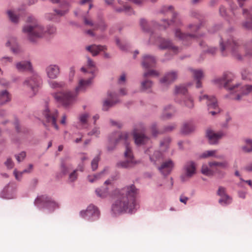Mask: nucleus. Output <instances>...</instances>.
Segmentation results:
<instances>
[{"mask_svg":"<svg viewBox=\"0 0 252 252\" xmlns=\"http://www.w3.org/2000/svg\"><path fill=\"white\" fill-rule=\"evenodd\" d=\"M226 198L224 197L223 196L220 197V198L219 200V202L221 205H226L229 204L231 202V198L229 196V199L228 201H226Z\"/></svg>","mask_w":252,"mask_h":252,"instance_id":"55","label":"nucleus"},{"mask_svg":"<svg viewBox=\"0 0 252 252\" xmlns=\"http://www.w3.org/2000/svg\"><path fill=\"white\" fill-rule=\"evenodd\" d=\"M62 4H63L62 8L65 9V10H56V9L55 10V12L56 15H57L59 16H62L63 15H64L66 13H67V12L68 11V7H69L68 3L67 2L64 1L63 2V3Z\"/></svg>","mask_w":252,"mask_h":252,"instance_id":"38","label":"nucleus"},{"mask_svg":"<svg viewBox=\"0 0 252 252\" xmlns=\"http://www.w3.org/2000/svg\"><path fill=\"white\" fill-rule=\"evenodd\" d=\"M201 172L204 175L207 176H212L215 173L214 169L211 168L209 166L206 164H204L202 165L201 169Z\"/></svg>","mask_w":252,"mask_h":252,"instance_id":"36","label":"nucleus"},{"mask_svg":"<svg viewBox=\"0 0 252 252\" xmlns=\"http://www.w3.org/2000/svg\"><path fill=\"white\" fill-rule=\"evenodd\" d=\"M184 104L186 107L189 109H191L194 107L193 100L191 97L190 96H184Z\"/></svg>","mask_w":252,"mask_h":252,"instance_id":"39","label":"nucleus"},{"mask_svg":"<svg viewBox=\"0 0 252 252\" xmlns=\"http://www.w3.org/2000/svg\"><path fill=\"white\" fill-rule=\"evenodd\" d=\"M174 92L176 94H185L187 92V89L184 85L176 86Z\"/></svg>","mask_w":252,"mask_h":252,"instance_id":"40","label":"nucleus"},{"mask_svg":"<svg viewBox=\"0 0 252 252\" xmlns=\"http://www.w3.org/2000/svg\"><path fill=\"white\" fill-rule=\"evenodd\" d=\"M46 31V34H52L55 33L56 31V28L53 26H49L45 28Z\"/></svg>","mask_w":252,"mask_h":252,"instance_id":"53","label":"nucleus"},{"mask_svg":"<svg viewBox=\"0 0 252 252\" xmlns=\"http://www.w3.org/2000/svg\"><path fill=\"white\" fill-rule=\"evenodd\" d=\"M160 12L162 13L171 15L172 16V19L170 21V23H169L168 21H166V20H163L162 22L164 23L163 25L160 26V27L162 26L164 29H165L171 24H173L176 26L181 24V19L177 17V14L174 12L173 8L172 6H164L162 7Z\"/></svg>","mask_w":252,"mask_h":252,"instance_id":"8","label":"nucleus"},{"mask_svg":"<svg viewBox=\"0 0 252 252\" xmlns=\"http://www.w3.org/2000/svg\"><path fill=\"white\" fill-rule=\"evenodd\" d=\"M116 10L118 12H123V11H125V12L127 13L128 14H131V9L130 8V7L127 5H124L123 6V8H117L116 9Z\"/></svg>","mask_w":252,"mask_h":252,"instance_id":"49","label":"nucleus"},{"mask_svg":"<svg viewBox=\"0 0 252 252\" xmlns=\"http://www.w3.org/2000/svg\"><path fill=\"white\" fill-rule=\"evenodd\" d=\"M35 204L38 205L40 204H43L45 207L51 211H53L59 207L58 203L54 201L51 198L46 195H41L38 196L35 201Z\"/></svg>","mask_w":252,"mask_h":252,"instance_id":"14","label":"nucleus"},{"mask_svg":"<svg viewBox=\"0 0 252 252\" xmlns=\"http://www.w3.org/2000/svg\"><path fill=\"white\" fill-rule=\"evenodd\" d=\"M202 24L200 25L190 24L188 26V30L191 32H194V33L185 34L182 33L179 29H176L175 33V36L183 41L197 38L203 35L202 34L199 33L200 31H202Z\"/></svg>","mask_w":252,"mask_h":252,"instance_id":"7","label":"nucleus"},{"mask_svg":"<svg viewBox=\"0 0 252 252\" xmlns=\"http://www.w3.org/2000/svg\"><path fill=\"white\" fill-rule=\"evenodd\" d=\"M137 190L132 185L121 189H116L112 193L113 202L111 211L116 215L125 213H133L136 209V197Z\"/></svg>","mask_w":252,"mask_h":252,"instance_id":"2","label":"nucleus"},{"mask_svg":"<svg viewBox=\"0 0 252 252\" xmlns=\"http://www.w3.org/2000/svg\"><path fill=\"white\" fill-rule=\"evenodd\" d=\"M199 100L200 101L205 100L209 109H215L214 111H210V113L212 115H214L219 112L217 101L214 96H209L206 94L201 95L199 96Z\"/></svg>","mask_w":252,"mask_h":252,"instance_id":"12","label":"nucleus"},{"mask_svg":"<svg viewBox=\"0 0 252 252\" xmlns=\"http://www.w3.org/2000/svg\"><path fill=\"white\" fill-rule=\"evenodd\" d=\"M87 66L91 73H94L95 67L94 62L90 58H88Z\"/></svg>","mask_w":252,"mask_h":252,"instance_id":"45","label":"nucleus"},{"mask_svg":"<svg viewBox=\"0 0 252 252\" xmlns=\"http://www.w3.org/2000/svg\"><path fill=\"white\" fill-rule=\"evenodd\" d=\"M32 165L30 164L29 166V169H25L22 172L18 171L16 169H14L13 171V174L15 176V179L18 181H21L23 173L30 172L31 170L32 169Z\"/></svg>","mask_w":252,"mask_h":252,"instance_id":"32","label":"nucleus"},{"mask_svg":"<svg viewBox=\"0 0 252 252\" xmlns=\"http://www.w3.org/2000/svg\"><path fill=\"white\" fill-rule=\"evenodd\" d=\"M158 72L155 70H151L144 73V76L145 77H147L149 76H158Z\"/></svg>","mask_w":252,"mask_h":252,"instance_id":"50","label":"nucleus"},{"mask_svg":"<svg viewBox=\"0 0 252 252\" xmlns=\"http://www.w3.org/2000/svg\"><path fill=\"white\" fill-rule=\"evenodd\" d=\"M26 156V153L22 152L20 153L18 155L16 156V159L18 162L22 161Z\"/></svg>","mask_w":252,"mask_h":252,"instance_id":"57","label":"nucleus"},{"mask_svg":"<svg viewBox=\"0 0 252 252\" xmlns=\"http://www.w3.org/2000/svg\"><path fill=\"white\" fill-rule=\"evenodd\" d=\"M105 47L100 45H93L86 47V49L90 52L94 56L97 55L100 51L105 49Z\"/></svg>","mask_w":252,"mask_h":252,"instance_id":"29","label":"nucleus"},{"mask_svg":"<svg viewBox=\"0 0 252 252\" xmlns=\"http://www.w3.org/2000/svg\"><path fill=\"white\" fill-rule=\"evenodd\" d=\"M209 166L214 169L215 172H218L219 169H226L228 167V162L224 160L222 162L212 161L209 162Z\"/></svg>","mask_w":252,"mask_h":252,"instance_id":"24","label":"nucleus"},{"mask_svg":"<svg viewBox=\"0 0 252 252\" xmlns=\"http://www.w3.org/2000/svg\"><path fill=\"white\" fill-rule=\"evenodd\" d=\"M126 80V75L125 74H122L119 79V83L121 84L122 83L125 82Z\"/></svg>","mask_w":252,"mask_h":252,"instance_id":"64","label":"nucleus"},{"mask_svg":"<svg viewBox=\"0 0 252 252\" xmlns=\"http://www.w3.org/2000/svg\"><path fill=\"white\" fill-rule=\"evenodd\" d=\"M105 171V169H104L103 171L101 172L99 174H94L93 175H89L87 177L88 181L90 183H94V182L99 179L101 177V176L103 174Z\"/></svg>","mask_w":252,"mask_h":252,"instance_id":"41","label":"nucleus"},{"mask_svg":"<svg viewBox=\"0 0 252 252\" xmlns=\"http://www.w3.org/2000/svg\"><path fill=\"white\" fill-rule=\"evenodd\" d=\"M84 23L86 25H88L93 27V30L100 29L101 31L104 30L106 28V25L103 20H101L99 23L94 24L92 20L84 17Z\"/></svg>","mask_w":252,"mask_h":252,"instance_id":"25","label":"nucleus"},{"mask_svg":"<svg viewBox=\"0 0 252 252\" xmlns=\"http://www.w3.org/2000/svg\"><path fill=\"white\" fill-rule=\"evenodd\" d=\"M164 155L159 151H156L152 155L150 156V158L155 164H160L158 166V169L160 173L163 176L169 175L175 166V163L171 159L163 160Z\"/></svg>","mask_w":252,"mask_h":252,"instance_id":"6","label":"nucleus"},{"mask_svg":"<svg viewBox=\"0 0 252 252\" xmlns=\"http://www.w3.org/2000/svg\"><path fill=\"white\" fill-rule=\"evenodd\" d=\"M99 156L95 157L92 161L91 166L93 170H95L97 168L98 162L99 160Z\"/></svg>","mask_w":252,"mask_h":252,"instance_id":"48","label":"nucleus"},{"mask_svg":"<svg viewBox=\"0 0 252 252\" xmlns=\"http://www.w3.org/2000/svg\"><path fill=\"white\" fill-rule=\"evenodd\" d=\"M141 63L144 68L148 69L153 67L156 64V59L152 56L145 55L143 57Z\"/></svg>","mask_w":252,"mask_h":252,"instance_id":"23","label":"nucleus"},{"mask_svg":"<svg viewBox=\"0 0 252 252\" xmlns=\"http://www.w3.org/2000/svg\"><path fill=\"white\" fill-rule=\"evenodd\" d=\"M220 14L222 16H225L226 15V9L223 6H220Z\"/></svg>","mask_w":252,"mask_h":252,"instance_id":"61","label":"nucleus"},{"mask_svg":"<svg viewBox=\"0 0 252 252\" xmlns=\"http://www.w3.org/2000/svg\"><path fill=\"white\" fill-rule=\"evenodd\" d=\"M174 113V108L171 105L166 106L164 108L162 118L163 119H168L171 117Z\"/></svg>","mask_w":252,"mask_h":252,"instance_id":"31","label":"nucleus"},{"mask_svg":"<svg viewBox=\"0 0 252 252\" xmlns=\"http://www.w3.org/2000/svg\"><path fill=\"white\" fill-rule=\"evenodd\" d=\"M100 133L99 128L97 127H94L91 132L89 133V135H95L97 136Z\"/></svg>","mask_w":252,"mask_h":252,"instance_id":"58","label":"nucleus"},{"mask_svg":"<svg viewBox=\"0 0 252 252\" xmlns=\"http://www.w3.org/2000/svg\"><path fill=\"white\" fill-rule=\"evenodd\" d=\"M11 96L9 93L6 91H2L0 92V104L3 105L6 102L10 101Z\"/></svg>","mask_w":252,"mask_h":252,"instance_id":"30","label":"nucleus"},{"mask_svg":"<svg viewBox=\"0 0 252 252\" xmlns=\"http://www.w3.org/2000/svg\"><path fill=\"white\" fill-rule=\"evenodd\" d=\"M183 170V174L181 176V179L185 182L196 174V164L192 161H188L185 163Z\"/></svg>","mask_w":252,"mask_h":252,"instance_id":"10","label":"nucleus"},{"mask_svg":"<svg viewBox=\"0 0 252 252\" xmlns=\"http://www.w3.org/2000/svg\"><path fill=\"white\" fill-rule=\"evenodd\" d=\"M6 46L7 47L10 46L12 51L15 54H17L21 51L20 48L17 43L16 39L14 37L8 39L6 43Z\"/></svg>","mask_w":252,"mask_h":252,"instance_id":"26","label":"nucleus"},{"mask_svg":"<svg viewBox=\"0 0 252 252\" xmlns=\"http://www.w3.org/2000/svg\"><path fill=\"white\" fill-rule=\"evenodd\" d=\"M88 117L89 115L88 114L85 113L81 115L79 117L80 122L83 125L86 124L87 122Z\"/></svg>","mask_w":252,"mask_h":252,"instance_id":"51","label":"nucleus"},{"mask_svg":"<svg viewBox=\"0 0 252 252\" xmlns=\"http://www.w3.org/2000/svg\"><path fill=\"white\" fill-rule=\"evenodd\" d=\"M170 142V139L169 138H167L161 141L160 144L161 150L162 151H165L168 148Z\"/></svg>","mask_w":252,"mask_h":252,"instance_id":"44","label":"nucleus"},{"mask_svg":"<svg viewBox=\"0 0 252 252\" xmlns=\"http://www.w3.org/2000/svg\"><path fill=\"white\" fill-rule=\"evenodd\" d=\"M80 215L83 218L93 221L99 218L100 213L96 207L90 205L85 211H81Z\"/></svg>","mask_w":252,"mask_h":252,"instance_id":"11","label":"nucleus"},{"mask_svg":"<svg viewBox=\"0 0 252 252\" xmlns=\"http://www.w3.org/2000/svg\"><path fill=\"white\" fill-rule=\"evenodd\" d=\"M7 14L10 20L13 23H16L18 21V17L15 14V13L11 10L7 11Z\"/></svg>","mask_w":252,"mask_h":252,"instance_id":"46","label":"nucleus"},{"mask_svg":"<svg viewBox=\"0 0 252 252\" xmlns=\"http://www.w3.org/2000/svg\"><path fill=\"white\" fill-rule=\"evenodd\" d=\"M77 171V170H75L70 174L69 176V180L70 182H74L76 180L78 176Z\"/></svg>","mask_w":252,"mask_h":252,"instance_id":"52","label":"nucleus"},{"mask_svg":"<svg viewBox=\"0 0 252 252\" xmlns=\"http://www.w3.org/2000/svg\"><path fill=\"white\" fill-rule=\"evenodd\" d=\"M93 78L87 80L80 79L75 89V93L69 91H63L53 93L52 95L57 102L64 107H68L75 101L77 94L79 92L85 91L90 86Z\"/></svg>","mask_w":252,"mask_h":252,"instance_id":"4","label":"nucleus"},{"mask_svg":"<svg viewBox=\"0 0 252 252\" xmlns=\"http://www.w3.org/2000/svg\"><path fill=\"white\" fill-rule=\"evenodd\" d=\"M27 22L28 24L23 28V32L31 41L34 42L46 35L45 28L34 17H29Z\"/></svg>","mask_w":252,"mask_h":252,"instance_id":"5","label":"nucleus"},{"mask_svg":"<svg viewBox=\"0 0 252 252\" xmlns=\"http://www.w3.org/2000/svg\"><path fill=\"white\" fill-rule=\"evenodd\" d=\"M17 185L14 182L9 183L2 190L0 196L5 199H11L14 197Z\"/></svg>","mask_w":252,"mask_h":252,"instance_id":"15","label":"nucleus"},{"mask_svg":"<svg viewBox=\"0 0 252 252\" xmlns=\"http://www.w3.org/2000/svg\"><path fill=\"white\" fill-rule=\"evenodd\" d=\"M46 72L49 78L54 79L57 78L60 74V68L57 65L50 64L46 68Z\"/></svg>","mask_w":252,"mask_h":252,"instance_id":"20","label":"nucleus"},{"mask_svg":"<svg viewBox=\"0 0 252 252\" xmlns=\"http://www.w3.org/2000/svg\"><path fill=\"white\" fill-rule=\"evenodd\" d=\"M158 42L159 44V47L161 49H168L176 54L178 51V48L174 46L170 41L160 37L158 38Z\"/></svg>","mask_w":252,"mask_h":252,"instance_id":"17","label":"nucleus"},{"mask_svg":"<svg viewBox=\"0 0 252 252\" xmlns=\"http://www.w3.org/2000/svg\"><path fill=\"white\" fill-rule=\"evenodd\" d=\"M188 200H189L188 197L183 196V195H181L180 197V202L184 203L185 204H186L187 203V202Z\"/></svg>","mask_w":252,"mask_h":252,"instance_id":"63","label":"nucleus"},{"mask_svg":"<svg viewBox=\"0 0 252 252\" xmlns=\"http://www.w3.org/2000/svg\"><path fill=\"white\" fill-rule=\"evenodd\" d=\"M67 170L68 168L66 165L64 163H62L61 164V170L63 174H65L67 172Z\"/></svg>","mask_w":252,"mask_h":252,"instance_id":"60","label":"nucleus"},{"mask_svg":"<svg viewBox=\"0 0 252 252\" xmlns=\"http://www.w3.org/2000/svg\"><path fill=\"white\" fill-rule=\"evenodd\" d=\"M217 49L215 47H208L207 49H204V51L210 54H211V55H214L215 54H216V53L217 52Z\"/></svg>","mask_w":252,"mask_h":252,"instance_id":"54","label":"nucleus"},{"mask_svg":"<svg viewBox=\"0 0 252 252\" xmlns=\"http://www.w3.org/2000/svg\"><path fill=\"white\" fill-rule=\"evenodd\" d=\"M140 24L142 30L144 32L150 33V40L152 41L153 38L154 37L152 35L154 33V31L151 28V27L153 26L154 28H155L157 26V25H156V24L153 22L148 23L145 19H141L140 20Z\"/></svg>","mask_w":252,"mask_h":252,"instance_id":"21","label":"nucleus"},{"mask_svg":"<svg viewBox=\"0 0 252 252\" xmlns=\"http://www.w3.org/2000/svg\"><path fill=\"white\" fill-rule=\"evenodd\" d=\"M50 86L53 89H61L65 87V83L63 82H57L56 81H51L49 83Z\"/></svg>","mask_w":252,"mask_h":252,"instance_id":"42","label":"nucleus"},{"mask_svg":"<svg viewBox=\"0 0 252 252\" xmlns=\"http://www.w3.org/2000/svg\"><path fill=\"white\" fill-rule=\"evenodd\" d=\"M224 135V133L221 131L215 132L211 129H208L206 131V135L211 144L217 143L218 141Z\"/></svg>","mask_w":252,"mask_h":252,"instance_id":"16","label":"nucleus"},{"mask_svg":"<svg viewBox=\"0 0 252 252\" xmlns=\"http://www.w3.org/2000/svg\"><path fill=\"white\" fill-rule=\"evenodd\" d=\"M1 61L3 64H5L7 62H12V59L11 57H3L1 59Z\"/></svg>","mask_w":252,"mask_h":252,"instance_id":"59","label":"nucleus"},{"mask_svg":"<svg viewBox=\"0 0 252 252\" xmlns=\"http://www.w3.org/2000/svg\"><path fill=\"white\" fill-rule=\"evenodd\" d=\"M245 145L242 147V150L246 153L252 152V140L246 139L245 140Z\"/></svg>","mask_w":252,"mask_h":252,"instance_id":"37","label":"nucleus"},{"mask_svg":"<svg viewBox=\"0 0 252 252\" xmlns=\"http://www.w3.org/2000/svg\"><path fill=\"white\" fill-rule=\"evenodd\" d=\"M152 86V82L148 79H146L141 83V89L144 91L150 89Z\"/></svg>","mask_w":252,"mask_h":252,"instance_id":"43","label":"nucleus"},{"mask_svg":"<svg viewBox=\"0 0 252 252\" xmlns=\"http://www.w3.org/2000/svg\"><path fill=\"white\" fill-rule=\"evenodd\" d=\"M217 152V150L206 151L201 155V157L203 158H207L208 157H214L219 159H223V156L216 155Z\"/></svg>","mask_w":252,"mask_h":252,"instance_id":"34","label":"nucleus"},{"mask_svg":"<svg viewBox=\"0 0 252 252\" xmlns=\"http://www.w3.org/2000/svg\"><path fill=\"white\" fill-rule=\"evenodd\" d=\"M218 194L220 196V197L223 196L224 197L226 198V200H225L226 202L228 201V200L229 199V196H228L225 193V188L220 187L219 188L218 191Z\"/></svg>","mask_w":252,"mask_h":252,"instance_id":"47","label":"nucleus"},{"mask_svg":"<svg viewBox=\"0 0 252 252\" xmlns=\"http://www.w3.org/2000/svg\"><path fill=\"white\" fill-rule=\"evenodd\" d=\"M129 134L126 132H115L109 137L107 150L109 151L113 150L116 144L121 141L125 142L126 150L125 151V161H120L117 163V166L124 168H129L135 166L139 162L136 160L133 156L131 147L128 143Z\"/></svg>","mask_w":252,"mask_h":252,"instance_id":"3","label":"nucleus"},{"mask_svg":"<svg viewBox=\"0 0 252 252\" xmlns=\"http://www.w3.org/2000/svg\"><path fill=\"white\" fill-rule=\"evenodd\" d=\"M95 191L97 196L101 198L106 197L108 194V189L107 188H98L96 189Z\"/></svg>","mask_w":252,"mask_h":252,"instance_id":"35","label":"nucleus"},{"mask_svg":"<svg viewBox=\"0 0 252 252\" xmlns=\"http://www.w3.org/2000/svg\"><path fill=\"white\" fill-rule=\"evenodd\" d=\"M5 166L9 169H11L14 166V163L10 158H8L4 163Z\"/></svg>","mask_w":252,"mask_h":252,"instance_id":"56","label":"nucleus"},{"mask_svg":"<svg viewBox=\"0 0 252 252\" xmlns=\"http://www.w3.org/2000/svg\"><path fill=\"white\" fill-rule=\"evenodd\" d=\"M133 136L135 143L138 146L145 144L150 141L149 138L147 136L142 132L137 131L136 129L134 130Z\"/></svg>","mask_w":252,"mask_h":252,"instance_id":"19","label":"nucleus"},{"mask_svg":"<svg viewBox=\"0 0 252 252\" xmlns=\"http://www.w3.org/2000/svg\"><path fill=\"white\" fill-rule=\"evenodd\" d=\"M194 78L197 81L196 88H199L201 87V80L203 77V72L201 70H194L190 69Z\"/></svg>","mask_w":252,"mask_h":252,"instance_id":"28","label":"nucleus"},{"mask_svg":"<svg viewBox=\"0 0 252 252\" xmlns=\"http://www.w3.org/2000/svg\"><path fill=\"white\" fill-rule=\"evenodd\" d=\"M243 14L246 17V21L243 23V27L252 30V15L247 9L243 10ZM220 46L222 56H226L227 52H230L238 60H242L244 55L252 57V41L243 47L229 32L224 33L221 35Z\"/></svg>","mask_w":252,"mask_h":252,"instance_id":"1","label":"nucleus"},{"mask_svg":"<svg viewBox=\"0 0 252 252\" xmlns=\"http://www.w3.org/2000/svg\"><path fill=\"white\" fill-rule=\"evenodd\" d=\"M16 69L20 72L32 71V63L29 61H21L15 64Z\"/></svg>","mask_w":252,"mask_h":252,"instance_id":"22","label":"nucleus"},{"mask_svg":"<svg viewBox=\"0 0 252 252\" xmlns=\"http://www.w3.org/2000/svg\"><path fill=\"white\" fill-rule=\"evenodd\" d=\"M177 77V72L175 71L168 72L160 79V82L162 85L167 86L175 81Z\"/></svg>","mask_w":252,"mask_h":252,"instance_id":"18","label":"nucleus"},{"mask_svg":"<svg viewBox=\"0 0 252 252\" xmlns=\"http://www.w3.org/2000/svg\"><path fill=\"white\" fill-rule=\"evenodd\" d=\"M43 115L45 117L47 123L50 124L56 129H58V126L56 124V119L58 116V113L57 110L54 109L50 110L48 107H46L43 112Z\"/></svg>","mask_w":252,"mask_h":252,"instance_id":"13","label":"nucleus"},{"mask_svg":"<svg viewBox=\"0 0 252 252\" xmlns=\"http://www.w3.org/2000/svg\"><path fill=\"white\" fill-rule=\"evenodd\" d=\"M110 122L112 126H117L119 128L121 127L122 126V124L120 122H115L113 120H111Z\"/></svg>","mask_w":252,"mask_h":252,"instance_id":"62","label":"nucleus"},{"mask_svg":"<svg viewBox=\"0 0 252 252\" xmlns=\"http://www.w3.org/2000/svg\"><path fill=\"white\" fill-rule=\"evenodd\" d=\"M195 129V126L192 123H185L181 129V131L184 134H188L193 131Z\"/></svg>","mask_w":252,"mask_h":252,"instance_id":"33","label":"nucleus"},{"mask_svg":"<svg viewBox=\"0 0 252 252\" xmlns=\"http://www.w3.org/2000/svg\"><path fill=\"white\" fill-rule=\"evenodd\" d=\"M41 84V78L36 73L33 74L24 82V85L32 91V95H34L37 92L38 88L39 87Z\"/></svg>","mask_w":252,"mask_h":252,"instance_id":"9","label":"nucleus"},{"mask_svg":"<svg viewBox=\"0 0 252 252\" xmlns=\"http://www.w3.org/2000/svg\"><path fill=\"white\" fill-rule=\"evenodd\" d=\"M109 98L104 101L103 104V110L106 111L109 108L113 106L118 102V100H114L115 94L113 93L109 94Z\"/></svg>","mask_w":252,"mask_h":252,"instance_id":"27","label":"nucleus"}]
</instances>
